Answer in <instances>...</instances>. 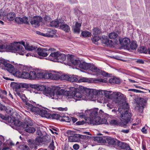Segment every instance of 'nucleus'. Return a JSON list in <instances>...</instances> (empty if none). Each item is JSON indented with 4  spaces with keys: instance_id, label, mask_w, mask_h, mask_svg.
Wrapping results in <instances>:
<instances>
[{
    "instance_id": "f257e3e1",
    "label": "nucleus",
    "mask_w": 150,
    "mask_h": 150,
    "mask_svg": "<svg viewBox=\"0 0 150 150\" xmlns=\"http://www.w3.org/2000/svg\"><path fill=\"white\" fill-rule=\"evenodd\" d=\"M31 87L38 91L45 90V93L46 96L53 99H60L62 98L64 94V90L62 89L54 90L52 89L50 87H47L46 88L45 86L38 84L32 85Z\"/></svg>"
},
{
    "instance_id": "f03ea898",
    "label": "nucleus",
    "mask_w": 150,
    "mask_h": 150,
    "mask_svg": "<svg viewBox=\"0 0 150 150\" xmlns=\"http://www.w3.org/2000/svg\"><path fill=\"white\" fill-rule=\"evenodd\" d=\"M98 109L96 108L86 110V113L89 114V121L91 124L93 125L108 124V122L106 119L101 118L100 116L103 112L100 110L98 114Z\"/></svg>"
},
{
    "instance_id": "7ed1b4c3",
    "label": "nucleus",
    "mask_w": 150,
    "mask_h": 150,
    "mask_svg": "<svg viewBox=\"0 0 150 150\" xmlns=\"http://www.w3.org/2000/svg\"><path fill=\"white\" fill-rule=\"evenodd\" d=\"M67 60L68 62H71L73 65L76 67H78L80 68L84 69L87 70L89 69L92 72L95 71L96 68L95 65L91 63H87L84 62H81L79 60L75 59L74 57L71 55H69L67 57Z\"/></svg>"
},
{
    "instance_id": "20e7f679",
    "label": "nucleus",
    "mask_w": 150,
    "mask_h": 150,
    "mask_svg": "<svg viewBox=\"0 0 150 150\" xmlns=\"http://www.w3.org/2000/svg\"><path fill=\"white\" fill-rule=\"evenodd\" d=\"M125 107H122L118 108V111L120 114V125L122 127H126V124L130 121L131 115L128 111L129 108L128 104H125Z\"/></svg>"
},
{
    "instance_id": "39448f33",
    "label": "nucleus",
    "mask_w": 150,
    "mask_h": 150,
    "mask_svg": "<svg viewBox=\"0 0 150 150\" xmlns=\"http://www.w3.org/2000/svg\"><path fill=\"white\" fill-rule=\"evenodd\" d=\"M23 49L22 47L19 46L17 43L11 44L8 45L3 44L1 41H0V50H4L6 51L15 52L17 51L19 54H23L24 53Z\"/></svg>"
},
{
    "instance_id": "423d86ee",
    "label": "nucleus",
    "mask_w": 150,
    "mask_h": 150,
    "mask_svg": "<svg viewBox=\"0 0 150 150\" xmlns=\"http://www.w3.org/2000/svg\"><path fill=\"white\" fill-rule=\"evenodd\" d=\"M111 96L112 97L113 101L116 103H118V105H121L123 104V106L125 107V100L126 99L125 96L122 94L120 92H115L112 93Z\"/></svg>"
},
{
    "instance_id": "0eeeda50",
    "label": "nucleus",
    "mask_w": 150,
    "mask_h": 150,
    "mask_svg": "<svg viewBox=\"0 0 150 150\" xmlns=\"http://www.w3.org/2000/svg\"><path fill=\"white\" fill-rule=\"evenodd\" d=\"M81 89H83L84 91L83 93H86V96H89L92 98H93L94 96L98 95V90L95 89H89L83 86L81 87Z\"/></svg>"
},
{
    "instance_id": "6e6552de",
    "label": "nucleus",
    "mask_w": 150,
    "mask_h": 150,
    "mask_svg": "<svg viewBox=\"0 0 150 150\" xmlns=\"http://www.w3.org/2000/svg\"><path fill=\"white\" fill-rule=\"evenodd\" d=\"M21 127L24 129L26 132L30 133H33L35 131V128L32 127L30 125L27 124L26 122H25L21 124Z\"/></svg>"
},
{
    "instance_id": "1a4fd4ad",
    "label": "nucleus",
    "mask_w": 150,
    "mask_h": 150,
    "mask_svg": "<svg viewBox=\"0 0 150 150\" xmlns=\"http://www.w3.org/2000/svg\"><path fill=\"white\" fill-rule=\"evenodd\" d=\"M3 65L6 67V69L10 72H11L13 70L14 67L11 64L8 63L4 59H0V67Z\"/></svg>"
},
{
    "instance_id": "9d476101",
    "label": "nucleus",
    "mask_w": 150,
    "mask_h": 150,
    "mask_svg": "<svg viewBox=\"0 0 150 150\" xmlns=\"http://www.w3.org/2000/svg\"><path fill=\"white\" fill-rule=\"evenodd\" d=\"M50 51V48H39L37 49V52L39 56L46 57L51 52Z\"/></svg>"
},
{
    "instance_id": "9b49d317",
    "label": "nucleus",
    "mask_w": 150,
    "mask_h": 150,
    "mask_svg": "<svg viewBox=\"0 0 150 150\" xmlns=\"http://www.w3.org/2000/svg\"><path fill=\"white\" fill-rule=\"evenodd\" d=\"M42 18L40 16H35L32 19L30 22L31 24L35 27H37L39 25V23L41 22Z\"/></svg>"
},
{
    "instance_id": "f8f14e48",
    "label": "nucleus",
    "mask_w": 150,
    "mask_h": 150,
    "mask_svg": "<svg viewBox=\"0 0 150 150\" xmlns=\"http://www.w3.org/2000/svg\"><path fill=\"white\" fill-rule=\"evenodd\" d=\"M101 40L102 43L105 46L111 47L114 45L113 41L112 40H110L107 38V37L105 36H102L101 38Z\"/></svg>"
},
{
    "instance_id": "ddd939ff",
    "label": "nucleus",
    "mask_w": 150,
    "mask_h": 150,
    "mask_svg": "<svg viewBox=\"0 0 150 150\" xmlns=\"http://www.w3.org/2000/svg\"><path fill=\"white\" fill-rule=\"evenodd\" d=\"M119 41L117 42H115L116 43L118 44H120L122 46L128 47L130 44V40L127 38H125L123 39L120 38L118 39Z\"/></svg>"
},
{
    "instance_id": "4468645a",
    "label": "nucleus",
    "mask_w": 150,
    "mask_h": 150,
    "mask_svg": "<svg viewBox=\"0 0 150 150\" xmlns=\"http://www.w3.org/2000/svg\"><path fill=\"white\" fill-rule=\"evenodd\" d=\"M50 55L49 56V59L51 61H55L56 60H57V57L59 55V53L58 52H53L55 49L53 48H50Z\"/></svg>"
},
{
    "instance_id": "2eb2a0df",
    "label": "nucleus",
    "mask_w": 150,
    "mask_h": 150,
    "mask_svg": "<svg viewBox=\"0 0 150 150\" xmlns=\"http://www.w3.org/2000/svg\"><path fill=\"white\" fill-rule=\"evenodd\" d=\"M40 111L38 114L41 115L42 117H45L47 118H50L51 114L49 113L48 110H47L45 109H40Z\"/></svg>"
},
{
    "instance_id": "dca6fc26",
    "label": "nucleus",
    "mask_w": 150,
    "mask_h": 150,
    "mask_svg": "<svg viewBox=\"0 0 150 150\" xmlns=\"http://www.w3.org/2000/svg\"><path fill=\"white\" fill-rule=\"evenodd\" d=\"M96 68H95V71H93V74L97 76L102 75L103 76H108V73L105 72V71L100 70V69L98 68L96 66Z\"/></svg>"
},
{
    "instance_id": "f3484780",
    "label": "nucleus",
    "mask_w": 150,
    "mask_h": 150,
    "mask_svg": "<svg viewBox=\"0 0 150 150\" xmlns=\"http://www.w3.org/2000/svg\"><path fill=\"white\" fill-rule=\"evenodd\" d=\"M16 74L18 75L19 77L23 79H29V73L27 71H23L22 72L19 71H17Z\"/></svg>"
},
{
    "instance_id": "a211bd4d",
    "label": "nucleus",
    "mask_w": 150,
    "mask_h": 150,
    "mask_svg": "<svg viewBox=\"0 0 150 150\" xmlns=\"http://www.w3.org/2000/svg\"><path fill=\"white\" fill-rule=\"evenodd\" d=\"M81 24L77 22L74 23L72 28L74 32L79 33L80 31Z\"/></svg>"
},
{
    "instance_id": "6ab92c4d",
    "label": "nucleus",
    "mask_w": 150,
    "mask_h": 150,
    "mask_svg": "<svg viewBox=\"0 0 150 150\" xmlns=\"http://www.w3.org/2000/svg\"><path fill=\"white\" fill-rule=\"evenodd\" d=\"M28 18L25 17H23L22 18L18 17L15 19L16 21L19 23H28Z\"/></svg>"
},
{
    "instance_id": "aec40b11",
    "label": "nucleus",
    "mask_w": 150,
    "mask_h": 150,
    "mask_svg": "<svg viewBox=\"0 0 150 150\" xmlns=\"http://www.w3.org/2000/svg\"><path fill=\"white\" fill-rule=\"evenodd\" d=\"M117 141H118L117 139L110 137H107L105 140L106 143H108L110 145H113L116 144Z\"/></svg>"
},
{
    "instance_id": "412c9836",
    "label": "nucleus",
    "mask_w": 150,
    "mask_h": 150,
    "mask_svg": "<svg viewBox=\"0 0 150 150\" xmlns=\"http://www.w3.org/2000/svg\"><path fill=\"white\" fill-rule=\"evenodd\" d=\"M81 137L80 134H76L69 137V140L71 142H76L78 140V138Z\"/></svg>"
},
{
    "instance_id": "4be33fe9",
    "label": "nucleus",
    "mask_w": 150,
    "mask_h": 150,
    "mask_svg": "<svg viewBox=\"0 0 150 150\" xmlns=\"http://www.w3.org/2000/svg\"><path fill=\"white\" fill-rule=\"evenodd\" d=\"M145 101L143 98H140L139 99L138 102L137 103V106L139 109H143L145 106Z\"/></svg>"
},
{
    "instance_id": "5701e85b",
    "label": "nucleus",
    "mask_w": 150,
    "mask_h": 150,
    "mask_svg": "<svg viewBox=\"0 0 150 150\" xmlns=\"http://www.w3.org/2000/svg\"><path fill=\"white\" fill-rule=\"evenodd\" d=\"M60 28L66 32H69L70 31L69 27L67 24L61 23L60 25Z\"/></svg>"
},
{
    "instance_id": "b1692460",
    "label": "nucleus",
    "mask_w": 150,
    "mask_h": 150,
    "mask_svg": "<svg viewBox=\"0 0 150 150\" xmlns=\"http://www.w3.org/2000/svg\"><path fill=\"white\" fill-rule=\"evenodd\" d=\"M117 145L119 147L123 149H125L129 146V145L126 143L118 141L117 142Z\"/></svg>"
},
{
    "instance_id": "393cba45",
    "label": "nucleus",
    "mask_w": 150,
    "mask_h": 150,
    "mask_svg": "<svg viewBox=\"0 0 150 150\" xmlns=\"http://www.w3.org/2000/svg\"><path fill=\"white\" fill-rule=\"evenodd\" d=\"M82 86H79V87H70L69 89L70 91H72V93L73 94H74V93L75 92H76L78 91H80L83 93L84 90L83 89H81V87Z\"/></svg>"
},
{
    "instance_id": "a878e982",
    "label": "nucleus",
    "mask_w": 150,
    "mask_h": 150,
    "mask_svg": "<svg viewBox=\"0 0 150 150\" xmlns=\"http://www.w3.org/2000/svg\"><path fill=\"white\" fill-rule=\"evenodd\" d=\"M51 73L52 74L51 75V79L57 80L59 79L60 75L58 73H55L52 71L51 72Z\"/></svg>"
},
{
    "instance_id": "bb28decb",
    "label": "nucleus",
    "mask_w": 150,
    "mask_h": 150,
    "mask_svg": "<svg viewBox=\"0 0 150 150\" xmlns=\"http://www.w3.org/2000/svg\"><path fill=\"white\" fill-rule=\"evenodd\" d=\"M80 135L81 136V137L80 138H83V141L85 143H88L90 142L92 137L86 135Z\"/></svg>"
},
{
    "instance_id": "cd10ccee",
    "label": "nucleus",
    "mask_w": 150,
    "mask_h": 150,
    "mask_svg": "<svg viewBox=\"0 0 150 150\" xmlns=\"http://www.w3.org/2000/svg\"><path fill=\"white\" fill-rule=\"evenodd\" d=\"M67 57L65 54H59L58 57H57V60L58 62H62L66 59Z\"/></svg>"
},
{
    "instance_id": "c85d7f7f",
    "label": "nucleus",
    "mask_w": 150,
    "mask_h": 150,
    "mask_svg": "<svg viewBox=\"0 0 150 150\" xmlns=\"http://www.w3.org/2000/svg\"><path fill=\"white\" fill-rule=\"evenodd\" d=\"M22 88L21 87L19 84L17 83H15L14 88L15 91L16 92V95L18 93H20L22 92L21 90H22Z\"/></svg>"
},
{
    "instance_id": "c756f323",
    "label": "nucleus",
    "mask_w": 150,
    "mask_h": 150,
    "mask_svg": "<svg viewBox=\"0 0 150 150\" xmlns=\"http://www.w3.org/2000/svg\"><path fill=\"white\" fill-rule=\"evenodd\" d=\"M15 17V14L13 12L9 13L7 14L6 16L8 20L10 21L13 20Z\"/></svg>"
},
{
    "instance_id": "7c9ffc66",
    "label": "nucleus",
    "mask_w": 150,
    "mask_h": 150,
    "mask_svg": "<svg viewBox=\"0 0 150 150\" xmlns=\"http://www.w3.org/2000/svg\"><path fill=\"white\" fill-rule=\"evenodd\" d=\"M61 23L59 21H53L50 22V25L52 27H58L59 26L60 27Z\"/></svg>"
},
{
    "instance_id": "2f4dec72",
    "label": "nucleus",
    "mask_w": 150,
    "mask_h": 150,
    "mask_svg": "<svg viewBox=\"0 0 150 150\" xmlns=\"http://www.w3.org/2000/svg\"><path fill=\"white\" fill-rule=\"evenodd\" d=\"M25 48L28 50L32 51L37 49V47L34 45H29L28 44H27L25 46Z\"/></svg>"
},
{
    "instance_id": "473e14b6",
    "label": "nucleus",
    "mask_w": 150,
    "mask_h": 150,
    "mask_svg": "<svg viewBox=\"0 0 150 150\" xmlns=\"http://www.w3.org/2000/svg\"><path fill=\"white\" fill-rule=\"evenodd\" d=\"M29 74V79H36V73L35 71H31Z\"/></svg>"
},
{
    "instance_id": "72a5a7b5",
    "label": "nucleus",
    "mask_w": 150,
    "mask_h": 150,
    "mask_svg": "<svg viewBox=\"0 0 150 150\" xmlns=\"http://www.w3.org/2000/svg\"><path fill=\"white\" fill-rule=\"evenodd\" d=\"M93 33L94 35H98L100 34L101 32L100 29L98 28H95L92 30Z\"/></svg>"
},
{
    "instance_id": "f704fd0d",
    "label": "nucleus",
    "mask_w": 150,
    "mask_h": 150,
    "mask_svg": "<svg viewBox=\"0 0 150 150\" xmlns=\"http://www.w3.org/2000/svg\"><path fill=\"white\" fill-rule=\"evenodd\" d=\"M17 95L19 96L23 102H26L27 98L25 94H23L22 92L19 93H18Z\"/></svg>"
},
{
    "instance_id": "c9c22d12",
    "label": "nucleus",
    "mask_w": 150,
    "mask_h": 150,
    "mask_svg": "<svg viewBox=\"0 0 150 150\" xmlns=\"http://www.w3.org/2000/svg\"><path fill=\"white\" fill-rule=\"evenodd\" d=\"M81 35L84 37H90L91 35V33L88 31H84L82 32Z\"/></svg>"
},
{
    "instance_id": "e433bc0d",
    "label": "nucleus",
    "mask_w": 150,
    "mask_h": 150,
    "mask_svg": "<svg viewBox=\"0 0 150 150\" xmlns=\"http://www.w3.org/2000/svg\"><path fill=\"white\" fill-rule=\"evenodd\" d=\"M62 121L69 122L71 120V118L68 116L65 115L61 116V119Z\"/></svg>"
},
{
    "instance_id": "4c0bfd02",
    "label": "nucleus",
    "mask_w": 150,
    "mask_h": 150,
    "mask_svg": "<svg viewBox=\"0 0 150 150\" xmlns=\"http://www.w3.org/2000/svg\"><path fill=\"white\" fill-rule=\"evenodd\" d=\"M140 51L141 52H143L144 53H148L150 54V47L147 50L145 48L143 47H142L140 50Z\"/></svg>"
},
{
    "instance_id": "58836bf2",
    "label": "nucleus",
    "mask_w": 150,
    "mask_h": 150,
    "mask_svg": "<svg viewBox=\"0 0 150 150\" xmlns=\"http://www.w3.org/2000/svg\"><path fill=\"white\" fill-rule=\"evenodd\" d=\"M69 76L67 75L63 74L60 76L59 79L61 80H67L69 81Z\"/></svg>"
},
{
    "instance_id": "ea45409f",
    "label": "nucleus",
    "mask_w": 150,
    "mask_h": 150,
    "mask_svg": "<svg viewBox=\"0 0 150 150\" xmlns=\"http://www.w3.org/2000/svg\"><path fill=\"white\" fill-rule=\"evenodd\" d=\"M137 44L135 41H132L130 45V48L132 50H135L137 49Z\"/></svg>"
},
{
    "instance_id": "a19ab883",
    "label": "nucleus",
    "mask_w": 150,
    "mask_h": 150,
    "mask_svg": "<svg viewBox=\"0 0 150 150\" xmlns=\"http://www.w3.org/2000/svg\"><path fill=\"white\" fill-rule=\"evenodd\" d=\"M101 38L98 36H95L93 37L92 39V41L93 43L96 45H98L97 42Z\"/></svg>"
},
{
    "instance_id": "79ce46f5",
    "label": "nucleus",
    "mask_w": 150,
    "mask_h": 150,
    "mask_svg": "<svg viewBox=\"0 0 150 150\" xmlns=\"http://www.w3.org/2000/svg\"><path fill=\"white\" fill-rule=\"evenodd\" d=\"M52 74L51 73V72H43V79H51V75Z\"/></svg>"
},
{
    "instance_id": "37998d69",
    "label": "nucleus",
    "mask_w": 150,
    "mask_h": 150,
    "mask_svg": "<svg viewBox=\"0 0 150 150\" xmlns=\"http://www.w3.org/2000/svg\"><path fill=\"white\" fill-rule=\"evenodd\" d=\"M73 95L74 98H80L82 97V94L79 91L74 93Z\"/></svg>"
},
{
    "instance_id": "c03bdc74",
    "label": "nucleus",
    "mask_w": 150,
    "mask_h": 150,
    "mask_svg": "<svg viewBox=\"0 0 150 150\" xmlns=\"http://www.w3.org/2000/svg\"><path fill=\"white\" fill-rule=\"evenodd\" d=\"M40 108L38 107L33 106V107L32 108L31 111L34 112L36 114H38V113H39V112L40 111Z\"/></svg>"
},
{
    "instance_id": "a18cd8bd",
    "label": "nucleus",
    "mask_w": 150,
    "mask_h": 150,
    "mask_svg": "<svg viewBox=\"0 0 150 150\" xmlns=\"http://www.w3.org/2000/svg\"><path fill=\"white\" fill-rule=\"evenodd\" d=\"M14 43H17L18 44L19 46L22 47L23 48V51L24 53L23 54H20L21 55H24V54L25 53V50L24 49V48L22 46L20 45V44H22L25 47V46H26V44H28L26 43V44H25V42L23 41L19 42H15Z\"/></svg>"
},
{
    "instance_id": "49530a36",
    "label": "nucleus",
    "mask_w": 150,
    "mask_h": 150,
    "mask_svg": "<svg viewBox=\"0 0 150 150\" xmlns=\"http://www.w3.org/2000/svg\"><path fill=\"white\" fill-rule=\"evenodd\" d=\"M94 140L95 141L99 143H103L104 141V139H103L102 137H95Z\"/></svg>"
},
{
    "instance_id": "de8ad7c7",
    "label": "nucleus",
    "mask_w": 150,
    "mask_h": 150,
    "mask_svg": "<svg viewBox=\"0 0 150 150\" xmlns=\"http://www.w3.org/2000/svg\"><path fill=\"white\" fill-rule=\"evenodd\" d=\"M117 36V34L115 32L111 33L109 34V37L111 39H115Z\"/></svg>"
},
{
    "instance_id": "09e8293b",
    "label": "nucleus",
    "mask_w": 150,
    "mask_h": 150,
    "mask_svg": "<svg viewBox=\"0 0 150 150\" xmlns=\"http://www.w3.org/2000/svg\"><path fill=\"white\" fill-rule=\"evenodd\" d=\"M112 92V91H105V96L108 98L112 99V97H111V96H111L112 95V93L111 94Z\"/></svg>"
},
{
    "instance_id": "8fccbe9b",
    "label": "nucleus",
    "mask_w": 150,
    "mask_h": 150,
    "mask_svg": "<svg viewBox=\"0 0 150 150\" xmlns=\"http://www.w3.org/2000/svg\"><path fill=\"white\" fill-rule=\"evenodd\" d=\"M61 116H60L59 115L56 114H53L52 115L51 114V116L50 118H52L53 119H61Z\"/></svg>"
},
{
    "instance_id": "3c124183",
    "label": "nucleus",
    "mask_w": 150,
    "mask_h": 150,
    "mask_svg": "<svg viewBox=\"0 0 150 150\" xmlns=\"http://www.w3.org/2000/svg\"><path fill=\"white\" fill-rule=\"evenodd\" d=\"M78 81V79L77 77L74 76V75L72 76H69V81L72 82H76Z\"/></svg>"
},
{
    "instance_id": "603ef678",
    "label": "nucleus",
    "mask_w": 150,
    "mask_h": 150,
    "mask_svg": "<svg viewBox=\"0 0 150 150\" xmlns=\"http://www.w3.org/2000/svg\"><path fill=\"white\" fill-rule=\"evenodd\" d=\"M79 82H90V80L88 79V78L84 77H82L78 81Z\"/></svg>"
},
{
    "instance_id": "864d4df0",
    "label": "nucleus",
    "mask_w": 150,
    "mask_h": 150,
    "mask_svg": "<svg viewBox=\"0 0 150 150\" xmlns=\"http://www.w3.org/2000/svg\"><path fill=\"white\" fill-rule=\"evenodd\" d=\"M33 106L31 104L27 102H25V106L28 110H29L31 111Z\"/></svg>"
},
{
    "instance_id": "5fc2aeb1",
    "label": "nucleus",
    "mask_w": 150,
    "mask_h": 150,
    "mask_svg": "<svg viewBox=\"0 0 150 150\" xmlns=\"http://www.w3.org/2000/svg\"><path fill=\"white\" fill-rule=\"evenodd\" d=\"M12 123L13 125L16 126H19L21 125V121L18 120H13Z\"/></svg>"
},
{
    "instance_id": "6e6d98bb",
    "label": "nucleus",
    "mask_w": 150,
    "mask_h": 150,
    "mask_svg": "<svg viewBox=\"0 0 150 150\" xmlns=\"http://www.w3.org/2000/svg\"><path fill=\"white\" fill-rule=\"evenodd\" d=\"M36 79H43V72L36 73Z\"/></svg>"
},
{
    "instance_id": "4d7b16f0",
    "label": "nucleus",
    "mask_w": 150,
    "mask_h": 150,
    "mask_svg": "<svg viewBox=\"0 0 150 150\" xmlns=\"http://www.w3.org/2000/svg\"><path fill=\"white\" fill-rule=\"evenodd\" d=\"M35 141L38 143H42L43 142L42 137H37L36 138Z\"/></svg>"
},
{
    "instance_id": "13d9d810",
    "label": "nucleus",
    "mask_w": 150,
    "mask_h": 150,
    "mask_svg": "<svg viewBox=\"0 0 150 150\" xmlns=\"http://www.w3.org/2000/svg\"><path fill=\"white\" fill-rule=\"evenodd\" d=\"M110 125H119L118 122L116 120H112L110 122Z\"/></svg>"
},
{
    "instance_id": "bf43d9fd",
    "label": "nucleus",
    "mask_w": 150,
    "mask_h": 150,
    "mask_svg": "<svg viewBox=\"0 0 150 150\" xmlns=\"http://www.w3.org/2000/svg\"><path fill=\"white\" fill-rule=\"evenodd\" d=\"M20 147L21 148L22 150H29V147L25 145H21L20 146Z\"/></svg>"
},
{
    "instance_id": "052dcab7",
    "label": "nucleus",
    "mask_w": 150,
    "mask_h": 150,
    "mask_svg": "<svg viewBox=\"0 0 150 150\" xmlns=\"http://www.w3.org/2000/svg\"><path fill=\"white\" fill-rule=\"evenodd\" d=\"M0 117L2 119L5 120H8L9 119V117L8 116H4L2 114H0Z\"/></svg>"
},
{
    "instance_id": "680f3d73",
    "label": "nucleus",
    "mask_w": 150,
    "mask_h": 150,
    "mask_svg": "<svg viewBox=\"0 0 150 150\" xmlns=\"http://www.w3.org/2000/svg\"><path fill=\"white\" fill-rule=\"evenodd\" d=\"M79 115L80 117L84 118L88 116V113H86L85 111V113L84 114L83 113H80Z\"/></svg>"
},
{
    "instance_id": "e2e57ef3",
    "label": "nucleus",
    "mask_w": 150,
    "mask_h": 150,
    "mask_svg": "<svg viewBox=\"0 0 150 150\" xmlns=\"http://www.w3.org/2000/svg\"><path fill=\"white\" fill-rule=\"evenodd\" d=\"M49 147L51 150H54L55 147L54 145V142L53 140L50 144L49 146Z\"/></svg>"
},
{
    "instance_id": "0e129e2a",
    "label": "nucleus",
    "mask_w": 150,
    "mask_h": 150,
    "mask_svg": "<svg viewBox=\"0 0 150 150\" xmlns=\"http://www.w3.org/2000/svg\"><path fill=\"white\" fill-rule=\"evenodd\" d=\"M95 81L102 82L103 83H107V81L106 80L103 79H95Z\"/></svg>"
},
{
    "instance_id": "69168bd1",
    "label": "nucleus",
    "mask_w": 150,
    "mask_h": 150,
    "mask_svg": "<svg viewBox=\"0 0 150 150\" xmlns=\"http://www.w3.org/2000/svg\"><path fill=\"white\" fill-rule=\"evenodd\" d=\"M44 20L47 22H49L50 21L51 18L50 17L47 16H46L44 17Z\"/></svg>"
},
{
    "instance_id": "338daca9",
    "label": "nucleus",
    "mask_w": 150,
    "mask_h": 150,
    "mask_svg": "<svg viewBox=\"0 0 150 150\" xmlns=\"http://www.w3.org/2000/svg\"><path fill=\"white\" fill-rule=\"evenodd\" d=\"M98 95H105V90L98 91Z\"/></svg>"
},
{
    "instance_id": "774afa93",
    "label": "nucleus",
    "mask_w": 150,
    "mask_h": 150,
    "mask_svg": "<svg viewBox=\"0 0 150 150\" xmlns=\"http://www.w3.org/2000/svg\"><path fill=\"white\" fill-rule=\"evenodd\" d=\"M136 62L137 63L140 64H144V61L142 59H137Z\"/></svg>"
}]
</instances>
